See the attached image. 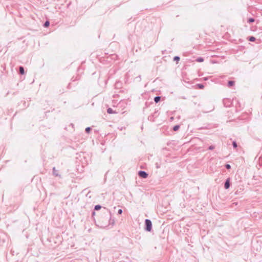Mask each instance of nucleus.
<instances>
[{
	"label": "nucleus",
	"mask_w": 262,
	"mask_h": 262,
	"mask_svg": "<svg viewBox=\"0 0 262 262\" xmlns=\"http://www.w3.org/2000/svg\"><path fill=\"white\" fill-rule=\"evenodd\" d=\"M144 229L145 231L150 232L152 230V223L151 221L149 219H146L145 220V227Z\"/></svg>",
	"instance_id": "f257e3e1"
},
{
	"label": "nucleus",
	"mask_w": 262,
	"mask_h": 262,
	"mask_svg": "<svg viewBox=\"0 0 262 262\" xmlns=\"http://www.w3.org/2000/svg\"><path fill=\"white\" fill-rule=\"evenodd\" d=\"M104 209L105 210L106 212L108 213L110 215L109 225L113 226L115 224V219H112L111 211L105 207L104 208Z\"/></svg>",
	"instance_id": "f03ea898"
},
{
	"label": "nucleus",
	"mask_w": 262,
	"mask_h": 262,
	"mask_svg": "<svg viewBox=\"0 0 262 262\" xmlns=\"http://www.w3.org/2000/svg\"><path fill=\"white\" fill-rule=\"evenodd\" d=\"M138 176L142 178H147L148 174L145 171L140 170L138 171Z\"/></svg>",
	"instance_id": "7ed1b4c3"
},
{
	"label": "nucleus",
	"mask_w": 262,
	"mask_h": 262,
	"mask_svg": "<svg viewBox=\"0 0 262 262\" xmlns=\"http://www.w3.org/2000/svg\"><path fill=\"white\" fill-rule=\"evenodd\" d=\"M230 186V178H228L226 180L225 182L224 183V188L226 189H227L229 188Z\"/></svg>",
	"instance_id": "20e7f679"
},
{
	"label": "nucleus",
	"mask_w": 262,
	"mask_h": 262,
	"mask_svg": "<svg viewBox=\"0 0 262 262\" xmlns=\"http://www.w3.org/2000/svg\"><path fill=\"white\" fill-rule=\"evenodd\" d=\"M53 173L56 177H60V175L58 174V170L56 169L55 167L53 168Z\"/></svg>",
	"instance_id": "39448f33"
},
{
	"label": "nucleus",
	"mask_w": 262,
	"mask_h": 262,
	"mask_svg": "<svg viewBox=\"0 0 262 262\" xmlns=\"http://www.w3.org/2000/svg\"><path fill=\"white\" fill-rule=\"evenodd\" d=\"M107 113L108 114H116L117 112L113 111V110L111 108V107H109L107 109Z\"/></svg>",
	"instance_id": "423d86ee"
},
{
	"label": "nucleus",
	"mask_w": 262,
	"mask_h": 262,
	"mask_svg": "<svg viewBox=\"0 0 262 262\" xmlns=\"http://www.w3.org/2000/svg\"><path fill=\"white\" fill-rule=\"evenodd\" d=\"M19 72L21 75H24L25 74V70L23 66H20L19 67Z\"/></svg>",
	"instance_id": "0eeeda50"
},
{
	"label": "nucleus",
	"mask_w": 262,
	"mask_h": 262,
	"mask_svg": "<svg viewBox=\"0 0 262 262\" xmlns=\"http://www.w3.org/2000/svg\"><path fill=\"white\" fill-rule=\"evenodd\" d=\"M161 98V97L160 96H158L155 97L154 100V101L155 102V103H157L160 101Z\"/></svg>",
	"instance_id": "6e6552de"
},
{
	"label": "nucleus",
	"mask_w": 262,
	"mask_h": 262,
	"mask_svg": "<svg viewBox=\"0 0 262 262\" xmlns=\"http://www.w3.org/2000/svg\"><path fill=\"white\" fill-rule=\"evenodd\" d=\"M234 81H232V80L228 81V87L230 88V87L232 86L233 85H234Z\"/></svg>",
	"instance_id": "1a4fd4ad"
},
{
	"label": "nucleus",
	"mask_w": 262,
	"mask_h": 262,
	"mask_svg": "<svg viewBox=\"0 0 262 262\" xmlns=\"http://www.w3.org/2000/svg\"><path fill=\"white\" fill-rule=\"evenodd\" d=\"M204 60V59L203 58V57H198L196 59H195V61L198 62H203Z\"/></svg>",
	"instance_id": "9d476101"
},
{
	"label": "nucleus",
	"mask_w": 262,
	"mask_h": 262,
	"mask_svg": "<svg viewBox=\"0 0 262 262\" xmlns=\"http://www.w3.org/2000/svg\"><path fill=\"white\" fill-rule=\"evenodd\" d=\"M50 25V21L49 20H46L45 23L43 24V26L45 27V28H47Z\"/></svg>",
	"instance_id": "9b49d317"
},
{
	"label": "nucleus",
	"mask_w": 262,
	"mask_h": 262,
	"mask_svg": "<svg viewBox=\"0 0 262 262\" xmlns=\"http://www.w3.org/2000/svg\"><path fill=\"white\" fill-rule=\"evenodd\" d=\"M102 208V206L100 205H96L94 207V210H99Z\"/></svg>",
	"instance_id": "f8f14e48"
},
{
	"label": "nucleus",
	"mask_w": 262,
	"mask_h": 262,
	"mask_svg": "<svg viewBox=\"0 0 262 262\" xmlns=\"http://www.w3.org/2000/svg\"><path fill=\"white\" fill-rule=\"evenodd\" d=\"M256 38L254 36H249L248 37V40L250 41H254L255 40Z\"/></svg>",
	"instance_id": "ddd939ff"
},
{
	"label": "nucleus",
	"mask_w": 262,
	"mask_h": 262,
	"mask_svg": "<svg viewBox=\"0 0 262 262\" xmlns=\"http://www.w3.org/2000/svg\"><path fill=\"white\" fill-rule=\"evenodd\" d=\"M180 125H176L173 127V130L174 131H177L180 128Z\"/></svg>",
	"instance_id": "4468645a"
},
{
	"label": "nucleus",
	"mask_w": 262,
	"mask_h": 262,
	"mask_svg": "<svg viewBox=\"0 0 262 262\" xmlns=\"http://www.w3.org/2000/svg\"><path fill=\"white\" fill-rule=\"evenodd\" d=\"M254 21H255V19L254 18L251 17L248 19L247 22L248 23L250 24V23H253Z\"/></svg>",
	"instance_id": "2eb2a0df"
},
{
	"label": "nucleus",
	"mask_w": 262,
	"mask_h": 262,
	"mask_svg": "<svg viewBox=\"0 0 262 262\" xmlns=\"http://www.w3.org/2000/svg\"><path fill=\"white\" fill-rule=\"evenodd\" d=\"M92 130V128L91 127H87L85 129V131L86 133L89 134L90 133V132Z\"/></svg>",
	"instance_id": "dca6fc26"
},
{
	"label": "nucleus",
	"mask_w": 262,
	"mask_h": 262,
	"mask_svg": "<svg viewBox=\"0 0 262 262\" xmlns=\"http://www.w3.org/2000/svg\"><path fill=\"white\" fill-rule=\"evenodd\" d=\"M180 58L178 56H176L173 58V61H175L177 62H178L180 60Z\"/></svg>",
	"instance_id": "f3484780"
},
{
	"label": "nucleus",
	"mask_w": 262,
	"mask_h": 262,
	"mask_svg": "<svg viewBox=\"0 0 262 262\" xmlns=\"http://www.w3.org/2000/svg\"><path fill=\"white\" fill-rule=\"evenodd\" d=\"M232 145H233V147L234 148H236L237 147V144L236 142V141H234L232 142Z\"/></svg>",
	"instance_id": "a211bd4d"
},
{
	"label": "nucleus",
	"mask_w": 262,
	"mask_h": 262,
	"mask_svg": "<svg viewBox=\"0 0 262 262\" xmlns=\"http://www.w3.org/2000/svg\"><path fill=\"white\" fill-rule=\"evenodd\" d=\"M197 86L200 89H202L204 87V85L203 84H201V83L200 84H198Z\"/></svg>",
	"instance_id": "6ab92c4d"
},
{
	"label": "nucleus",
	"mask_w": 262,
	"mask_h": 262,
	"mask_svg": "<svg viewBox=\"0 0 262 262\" xmlns=\"http://www.w3.org/2000/svg\"><path fill=\"white\" fill-rule=\"evenodd\" d=\"M225 166L227 169H230L231 168V166L229 164H226Z\"/></svg>",
	"instance_id": "aec40b11"
},
{
	"label": "nucleus",
	"mask_w": 262,
	"mask_h": 262,
	"mask_svg": "<svg viewBox=\"0 0 262 262\" xmlns=\"http://www.w3.org/2000/svg\"><path fill=\"white\" fill-rule=\"evenodd\" d=\"M213 149H214V146L213 145H210L208 147V149L209 150H213Z\"/></svg>",
	"instance_id": "412c9836"
},
{
	"label": "nucleus",
	"mask_w": 262,
	"mask_h": 262,
	"mask_svg": "<svg viewBox=\"0 0 262 262\" xmlns=\"http://www.w3.org/2000/svg\"><path fill=\"white\" fill-rule=\"evenodd\" d=\"M122 210L121 209H119L118 210V214H121L122 213Z\"/></svg>",
	"instance_id": "4be33fe9"
},
{
	"label": "nucleus",
	"mask_w": 262,
	"mask_h": 262,
	"mask_svg": "<svg viewBox=\"0 0 262 262\" xmlns=\"http://www.w3.org/2000/svg\"><path fill=\"white\" fill-rule=\"evenodd\" d=\"M155 165H156V167L157 169L160 168V165H159V164L158 163H156L155 164Z\"/></svg>",
	"instance_id": "5701e85b"
},
{
	"label": "nucleus",
	"mask_w": 262,
	"mask_h": 262,
	"mask_svg": "<svg viewBox=\"0 0 262 262\" xmlns=\"http://www.w3.org/2000/svg\"><path fill=\"white\" fill-rule=\"evenodd\" d=\"M95 214V212L94 211H93L92 212V215L94 216Z\"/></svg>",
	"instance_id": "b1692460"
},
{
	"label": "nucleus",
	"mask_w": 262,
	"mask_h": 262,
	"mask_svg": "<svg viewBox=\"0 0 262 262\" xmlns=\"http://www.w3.org/2000/svg\"><path fill=\"white\" fill-rule=\"evenodd\" d=\"M170 119H171V120H172L173 118V117H171V118H170Z\"/></svg>",
	"instance_id": "393cba45"
}]
</instances>
